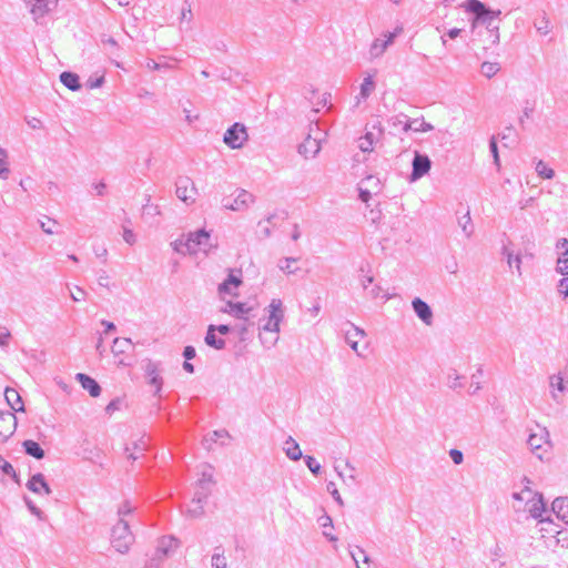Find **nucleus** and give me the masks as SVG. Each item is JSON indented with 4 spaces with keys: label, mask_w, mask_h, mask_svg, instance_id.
<instances>
[{
    "label": "nucleus",
    "mask_w": 568,
    "mask_h": 568,
    "mask_svg": "<svg viewBox=\"0 0 568 568\" xmlns=\"http://www.w3.org/2000/svg\"><path fill=\"white\" fill-rule=\"evenodd\" d=\"M468 12H471L475 17L471 20V29L474 32L479 28H485L487 31V40L489 45H496L499 43V16L500 10H490L484 2L479 0H468L465 6Z\"/></svg>",
    "instance_id": "f03ea898"
},
{
    "label": "nucleus",
    "mask_w": 568,
    "mask_h": 568,
    "mask_svg": "<svg viewBox=\"0 0 568 568\" xmlns=\"http://www.w3.org/2000/svg\"><path fill=\"white\" fill-rule=\"evenodd\" d=\"M551 510L556 517L568 524V497H558L551 504Z\"/></svg>",
    "instance_id": "cd10ccee"
},
{
    "label": "nucleus",
    "mask_w": 568,
    "mask_h": 568,
    "mask_svg": "<svg viewBox=\"0 0 568 568\" xmlns=\"http://www.w3.org/2000/svg\"><path fill=\"white\" fill-rule=\"evenodd\" d=\"M549 387L552 398L555 400H559V393H562L566 389L564 378L559 374L551 375L549 377Z\"/></svg>",
    "instance_id": "2f4dec72"
},
{
    "label": "nucleus",
    "mask_w": 568,
    "mask_h": 568,
    "mask_svg": "<svg viewBox=\"0 0 568 568\" xmlns=\"http://www.w3.org/2000/svg\"><path fill=\"white\" fill-rule=\"evenodd\" d=\"M175 185V194L181 201H183L186 204L194 203L196 189L193 181L190 178H179Z\"/></svg>",
    "instance_id": "9d476101"
},
{
    "label": "nucleus",
    "mask_w": 568,
    "mask_h": 568,
    "mask_svg": "<svg viewBox=\"0 0 568 568\" xmlns=\"http://www.w3.org/2000/svg\"><path fill=\"white\" fill-rule=\"evenodd\" d=\"M135 509H136V506L132 501H130V500L122 501L119 505L118 510H116L118 520H128L126 518L129 516L133 515Z\"/></svg>",
    "instance_id": "c9c22d12"
},
{
    "label": "nucleus",
    "mask_w": 568,
    "mask_h": 568,
    "mask_svg": "<svg viewBox=\"0 0 568 568\" xmlns=\"http://www.w3.org/2000/svg\"><path fill=\"white\" fill-rule=\"evenodd\" d=\"M284 317L285 310L282 300L273 298L264 308V316L258 323V339L264 348L271 349L277 344Z\"/></svg>",
    "instance_id": "f257e3e1"
},
{
    "label": "nucleus",
    "mask_w": 568,
    "mask_h": 568,
    "mask_svg": "<svg viewBox=\"0 0 568 568\" xmlns=\"http://www.w3.org/2000/svg\"><path fill=\"white\" fill-rule=\"evenodd\" d=\"M459 225L463 229V232L465 233L466 237H469L473 234V226L470 224V215H469V213H466L459 220Z\"/></svg>",
    "instance_id": "603ef678"
},
{
    "label": "nucleus",
    "mask_w": 568,
    "mask_h": 568,
    "mask_svg": "<svg viewBox=\"0 0 568 568\" xmlns=\"http://www.w3.org/2000/svg\"><path fill=\"white\" fill-rule=\"evenodd\" d=\"M304 462L307 466V468L314 474L318 475L321 473V465L320 463L312 456H305Z\"/></svg>",
    "instance_id": "864d4df0"
},
{
    "label": "nucleus",
    "mask_w": 568,
    "mask_h": 568,
    "mask_svg": "<svg viewBox=\"0 0 568 568\" xmlns=\"http://www.w3.org/2000/svg\"><path fill=\"white\" fill-rule=\"evenodd\" d=\"M250 323L248 321H242L241 323L236 324L233 329L237 332V335L241 339H245L248 329H250Z\"/></svg>",
    "instance_id": "6e6d98bb"
},
{
    "label": "nucleus",
    "mask_w": 568,
    "mask_h": 568,
    "mask_svg": "<svg viewBox=\"0 0 568 568\" xmlns=\"http://www.w3.org/2000/svg\"><path fill=\"white\" fill-rule=\"evenodd\" d=\"M24 2L36 22H39L55 7L54 0H24Z\"/></svg>",
    "instance_id": "ddd939ff"
},
{
    "label": "nucleus",
    "mask_w": 568,
    "mask_h": 568,
    "mask_svg": "<svg viewBox=\"0 0 568 568\" xmlns=\"http://www.w3.org/2000/svg\"><path fill=\"white\" fill-rule=\"evenodd\" d=\"M135 538L130 529L128 520H118L113 525L110 535V542L112 548L119 554H128Z\"/></svg>",
    "instance_id": "20e7f679"
},
{
    "label": "nucleus",
    "mask_w": 568,
    "mask_h": 568,
    "mask_svg": "<svg viewBox=\"0 0 568 568\" xmlns=\"http://www.w3.org/2000/svg\"><path fill=\"white\" fill-rule=\"evenodd\" d=\"M412 307L416 316L427 326L433 324V311L429 305L419 297H415L412 301Z\"/></svg>",
    "instance_id": "a211bd4d"
},
{
    "label": "nucleus",
    "mask_w": 568,
    "mask_h": 568,
    "mask_svg": "<svg viewBox=\"0 0 568 568\" xmlns=\"http://www.w3.org/2000/svg\"><path fill=\"white\" fill-rule=\"evenodd\" d=\"M513 498L519 501H526V509L534 518H541L542 514L546 511L542 496L534 493L529 488L523 489L520 493H514Z\"/></svg>",
    "instance_id": "39448f33"
},
{
    "label": "nucleus",
    "mask_w": 568,
    "mask_h": 568,
    "mask_svg": "<svg viewBox=\"0 0 568 568\" xmlns=\"http://www.w3.org/2000/svg\"><path fill=\"white\" fill-rule=\"evenodd\" d=\"M362 183L369 187L374 193H378L381 191V181L376 176L369 175L363 179Z\"/></svg>",
    "instance_id": "09e8293b"
},
{
    "label": "nucleus",
    "mask_w": 568,
    "mask_h": 568,
    "mask_svg": "<svg viewBox=\"0 0 568 568\" xmlns=\"http://www.w3.org/2000/svg\"><path fill=\"white\" fill-rule=\"evenodd\" d=\"M210 233L205 230L190 232L172 242L173 250L179 254L209 253L213 245L210 242Z\"/></svg>",
    "instance_id": "7ed1b4c3"
},
{
    "label": "nucleus",
    "mask_w": 568,
    "mask_h": 568,
    "mask_svg": "<svg viewBox=\"0 0 568 568\" xmlns=\"http://www.w3.org/2000/svg\"><path fill=\"white\" fill-rule=\"evenodd\" d=\"M503 254L507 257L509 267H515L519 275H521V257L514 255L507 247H504Z\"/></svg>",
    "instance_id": "a19ab883"
},
{
    "label": "nucleus",
    "mask_w": 568,
    "mask_h": 568,
    "mask_svg": "<svg viewBox=\"0 0 568 568\" xmlns=\"http://www.w3.org/2000/svg\"><path fill=\"white\" fill-rule=\"evenodd\" d=\"M375 89L376 83L374 81V75L367 73L363 79L358 95L355 97L356 105H358L362 101L368 99L369 95L375 91Z\"/></svg>",
    "instance_id": "b1692460"
},
{
    "label": "nucleus",
    "mask_w": 568,
    "mask_h": 568,
    "mask_svg": "<svg viewBox=\"0 0 568 568\" xmlns=\"http://www.w3.org/2000/svg\"><path fill=\"white\" fill-rule=\"evenodd\" d=\"M212 568H226L227 561L222 547H215L211 558Z\"/></svg>",
    "instance_id": "e433bc0d"
},
{
    "label": "nucleus",
    "mask_w": 568,
    "mask_h": 568,
    "mask_svg": "<svg viewBox=\"0 0 568 568\" xmlns=\"http://www.w3.org/2000/svg\"><path fill=\"white\" fill-rule=\"evenodd\" d=\"M131 345H132V341L130 338H119V337H116L113 341L112 352L114 354H123V353H125L129 349V347Z\"/></svg>",
    "instance_id": "c03bdc74"
},
{
    "label": "nucleus",
    "mask_w": 568,
    "mask_h": 568,
    "mask_svg": "<svg viewBox=\"0 0 568 568\" xmlns=\"http://www.w3.org/2000/svg\"><path fill=\"white\" fill-rule=\"evenodd\" d=\"M17 427V417L11 412H0V437H10Z\"/></svg>",
    "instance_id": "412c9836"
},
{
    "label": "nucleus",
    "mask_w": 568,
    "mask_h": 568,
    "mask_svg": "<svg viewBox=\"0 0 568 568\" xmlns=\"http://www.w3.org/2000/svg\"><path fill=\"white\" fill-rule=\"evenodd\" d=\"M248 139L247 130L242 123H234L224 133L223 142L230 149H241Z\"/></svg>",
    "instance_id": "0eeeda50"
},
{
    "label": "nucleus",
    "mask_w": 568,
    "mask_h": 568,
    "mask_svg": "<svg viewBox=\"0 0 568 568\" xmlns=\"http://www.w3.org/2000/svg\"><path fill=\"white\" fill-rule=\"evenodd\" d=\"M297 258L295 257H284L278 261L277 266L282 272L291 275L295 274L298 271V267L295 266Z\"/></svg>",
    "instance_id": "4c0bfd02"
},
{
    "label": "nucleus",
    "mask_w": 568,
    "mask_h": 568,
    "mask_svg": "<svg viewBox=\"0 0 568 568\" xmlns=\"http://www.w3.org/2000/svg\"><path fill=\"white\" fill-rule=\"evenodd\" d=\"M375 140H376V138H375L374 133L367 132L364 136L359 138L358 148L363 152H372Z\"/></svg>",
    "instance_id": "79ce46f5"
},
{
    "label": "nucleus",
    "mask_w": 568,
    "mask_h": 568,
    "mask_svg": "<svg viewBox=\"0 0 568 568\" xmlns=\"http://www.w3.org/2000/svg\"><path fill=\"white\" fill-rule=\"evenodd\" d=\"M254 307L247 303L241 302H225L221 307L220 312L231 315L232 317L240 321H248L250 314Z\"/></svg>",
    "instance_id": "1a4fd4ad"
},
{
    "label": "nucleus",
    "mask_w": 568,
    "mask_h": 568,
    "mask_svg": "<svg viewBox=\"0 0 568 568\" xmlns=\"http://www.w3.org/2000/svg\"><path fill=\"white\" fill-rule=\"evenodd\" d=\"M200 476L201 477L197 479V491L209 494L210 486L213 484V467L211 465H202L200 469Z\"/></svg>",
    "instance_id": "5701e85b"
},
{
    "label": "nucleus",
    "mask_w": 568,
    "mask_h": 568,
    "mask_svg": "<svg viewBox=\"0 0 568 568\" xmlns=\"http://www.w3.org/2000/svg\"><path fill=\"white\" fill-rule=\"evenodd\" d=\"M10 338H11L10 331L4 326H0V346L7 347L9 345Z\"/></svg>",
    "instance_id": "bf43d9fd"
},
{
    "label": "nucleus",
    "mask_w": 568,
    "mask_h": 568,
    "mask_svg": "<svg viewBox=\"0 0 568 568\" xmlns=\"http://www.w3.org/2000/svg\"><path fill=\"white\" fill-rule=\"evenodd\" d=\"M402 32V28H397L394 32H388L383 38H377L373 41L369 48L371 59H377L384 54L387 48L393 44L395 38Z\"/></svg>",
    "instance_id": "9b49d317"
},
{
    "label": "nucleus",
    "mask_w": 568,
    "mask_h": 568,
    "mask_svg": "<svg viewBox=\"0 0 568 568\" xmlns=\"http://www.w3.org/2000/svg\"><path fill=\"white\" fill-rule=\"evenodd\" d=\"M104 82V77L101 75L99 78H90L88 79L85 85L87 88L89 89H97V88H100Z\"/></svg>",
    "instance_id": "69168bd1"
},
{
    "label": "nucleus",
    "mask_w": 568,
    "mask_h": 568,
    "mask_svg": "<svg viewBox=\"0 0 568 568\" xmlns=\"http://www.w3.org/2000/svg\"><path fill=\"white\" fill-rule=\"evenodd\" d=\"M0 469L9 476L16 477L13 466L9 462L4 460L2 457H0Z\"/></svg>",
    "instance_id": "680f3d73"
},
{
    "label": "nucleus",
    "mask_w": 568,
    "mask_h": 568,
    "mask_svg": "<svg viewBox=\"0 0 568 568\" xmlns=\"http://www.w3.org/2000/svg\"><path fill=\"white\" fill-rule=\"evenodd\" d=\"M22 446L24 452L30 456L37 459H42L44 457V450L37 442L28 439L23 442Z\"/></svg>",
    "instance_id": "72a5a7b5"
},
{
    "label": "nucleus",
    "mask_w": 568,
    "mask_h": 568,
    "mask_svg": "<svg viewBox=\"0 0 568 568\" xmlns=\"http://www.w3.org/2000/svg\"><path fill=\"white\" fill-rule=\"evenodd\" d=\"M489 150L494 158V163L496 164L497 168H499L500 162H499L498 146H497L495 136H491V139L489 141Z\"/></svg>",
    "instance_id": "4d7b16f0"
},
{
    "label": "nucleus",
    "mask_w": 568,
    "mask_h": 568,
    "mask_svg": "<svg viewBox=\"0 0 568 568\" xmlns=\"http://www.w3.org/2000/svg\"><path fill=\"white\" fill-rule=\"evenodd\" d=\"M368 295L371 298H385V300H389L390 296L384 292V290L379 286V285H374L369 291H368Z\"/></svg>",
    "instance_id": "5fc2aeb1"
},
{
    "label": "nucleus",
    "mask_w": 568,
    "mask_h": 568,
    "mask_svg": "<svg viewBox=\"0 0 568 568\" xmlns=\"http://www.w3.org/2000/svg\"><path fill=\"white\" fill-rule=\"evenodd\" d=\"M432 130H434V126L426 122L424 118L406 120L404 123V132L414 131L418 133H425Z\"/></svg>",
    "instance_id": "bb28decb"
},
{
    "label": "nucleus",
    "mask_w": 568,
    "mask_h": 568,
    "mask_svg": "<svg viewBox=\"0 0 568 568\" xmlns=\"http://www.w3.org/2000/svg\"><path fill=\"white\" fill-rule=\"evenodd\" d=\"M60 81L72 91H78L81 88L79 77L73 72H62L60 74Z\"/></svg>",
    "instance_id": "473e14b6"
},
{
    "label": "nucleus",
    "mask_w": 568,
    "mask_h": 568,
    "mask_svg": "<svg viewBox=\"0 0 568 568\" xmlns=\"http://www.w3.org/2000/svg\"><path fill=\"white\" fill-rule=\"evenodd\" d=\"M283 450L291 460H300L303 456L300 445L291 436L285 440Z\"/></svg>",
    "instance_id": "c85d7f7f"
},
{
    "label": "nucleus",
    "mask_w": 568,
    "mask_h": 568,
    "mask_svg": "<svg viewBox=\"0 0 568 568\" xmlns=\"http://www.w3.org/2000/svg\"><path fill=\"white\" fill-rule=\"evenodd\" d=\"M327 491L332 495V497L334 498L335 501H337L339 505H343V499L338 493V489H337L335 483L329 481L327 484Z\"/></svg>",
    "instance_id": "052dcab7"
},
{
    "label": "nucleus",
    "mask_w": 568,
    "mask_h": 568,
    "mask_svg": "<svg viewBox=\"0 0 568 568\" xmlns=\"http://www.w3.org/2000/svg\"><path fill=\"white\" fill-rule=\"evenodd\" d=\"M536 172L537 174L542 178L550 180L554 178L555 172L551 168H549L544 161H538L536 164Z\"/></svg>",
    "instance_id": "49530a36"
},
{
    "label": "nucleus",
    "mask_w": 568,
    "mask_h": 568,
    "mask_svg": "<svg viewBox=\"0 0 568 568\" xmlns=\"http://www.w3.org/2000/svg\"><path fill=\"white\" fill-rule=\"evenodd\" d=\"M318 524L323 529V535L329 540V541H336L337 537L332 534L333 529V520L328 515H323L318 518Z\"/></svg>",
    "instance_id": "f704fd0d"
},
{
    "label": "nucleus",
    "mask_w": 568,
    "mask_h": 568,
    "mask_svg": "<svg viewBox=\"0 0 568 568\" xmlns=\"http://www.w3.org/2000/svg\"><path fill=\"white\" fill-rule=\"evenodd\" d=\"M321 151V139L318 136H312L311 133L306 139L298 145V153L305 159L315 158Z\"/></svg>",
    "instance_id": "dca6fc26"
},
{
    "label": "nucleus",
    "mask_w": 568,
    "mask_h": 568,
    "mask_svg": "<svg viewBox=\"0 0 568 568\" xmlns=\"http://www.w3.org/2000/svg\"><path fill=\"white\" fill-rule=\"evenodd\" d=\"M207 494L196 491L191 503L187 505L186 515L190 518H200L204 514V504Z\"/></svg>",
    "instance_id": "aec40b11"
},
{
    "label": "nucleus",
    "mask_w": 568,
    "mask_h": 568,
    "mask_svg": "<svg viewBox=\"0 0 568 568\" xmlns=\"http://www.w3.org/2000/svg\"><path fill=\"white\" fill-rule=\"evenodd\" d=\"M75 378L92 397H98L101 394L100 385L92 377L83 373H78Z\"/></svg>",
    "instance_id": "a878e982"
},
{
    "label": "nucleus",
    "mask_w": 568,
    "mask_h": 568,
    "mask_svg": "<svg viewBox=\"0 0 568 568\" xmlns=\"http://www.w3.org/2000/svg\"><path fill=\"white\" fill-rule=\"evenodd\" d=\"M241 284V271H231L227 277L219 285V293L221 295L236 296V290Z\"/></svg>",
    "instance_id": "4468645a"
},
{
    "label": "nucleus",
    "mask_w": 568,
    "mask_h": 568,
    "mask_svg": "<svg viewBox=\"0 0 568 568\" xmlns=\"http://www.w3.org/2000/svg\"><path fill=\"white\" fill-rule=\"evenodd\" d=\"M534 27L541 36H547L551 31L550 20L546 13L534 22Z\"/></svg>",
    "instance_id": "58836bf2"
},
{
    "label": "nucleus",
    "mask_w": 568,
    "mask_h": 568,
    "mask_svg": "<svg viewBox=\"0 0 568 568\" xmlns=\"http://www.w3.org/2000/svg\"><path fill=\"white\" fill-rule=\"evenodd\" d=\"M463 379L464 377L459 375L456 369H452L447 374V385L452 389L462 388L464 386Z\"/></svg>",
    "instance_id": "37998d69"
},
{
    "label": "nucleus",
    "mask_w": 568,
    "mask_h": 568,
    "mask_svg": "<svg viewBox=\"0 0 568 568\" xmlns=\"http://www.w3.org/2000/svg\"><path fill=\"white\" fill-rule=\"evenodd\" d=\"M536 102L532 100H526L521 106V115L519 116V122L523 124L525 119H529L535 112Z\"/></svg>",
    "instance_id": "a18cd8bd"
},
{
    "label": "nucleus",
    "mask_w": 568,
    "mask_h": 568,
    "mask_svg": "<svg viewBox=\"0 0 568 568\" xmlns=\"http://www.w3.org/2000/svg\"><path fill=\"white\" fill-rule=\"evenodd\" d=\"M149 384L154 386L155 394L162 389L163 379L161 377L160 363L148 359L143 366Z\"/></svg>",
    "instance_id": "2eb2a0df"
},
{
    "label": "nucleus",
    "mask_w": 568,
    "mask_h": 568,
    "mask_svg": "<svg viewBox=\"0 0 568 568\" xmlns=\"http://www.w3.org/2000/svg\"><path fill=\"white\" fill-rule=\"evenodd\" d=\"M254 202V196L245 191L237 190L234 196L224 197L222 205L226 210L240 212L246 210Z\"/></svg>",
    "instance_id": "6e6552de"
},
{
    "label": "nucleus",
    "mask_w": 568,
    "mask_h": 568,
    "mask_svg": "<svg viewBox=\"0 0 568 568\" xmlns=\"http://www.w3.org/2000/svg\"><path fill=\"white\" fill-rule=\"evenodd\" d=\"M558 291L564 297H568V275L559 281Z\"/></svg>",
    "instance_id": "338daca9"
},
{
    "label": "nucleus",
    "mask_w": 568,
    "mask_h": 568,
    "mask_svg": "<svg viewBox=\"0 0 568 568\" xmlns=\"http://www.w3.org/2000/svg\"><path fill=\"white\" fill-rule=\"evenodd\" d=\"M365 336L366 333L364 329L355 326L354 324H351L349 328L345 331V342L358 356H362V352L358 349V343Z\"/></svg>",
    "instance_id": "4be33fe9"
},
{
    "label": "nucleus",
    "mask_w": 568,
    "mask_h": 568,
    "mask_svg": "<svg viewBox=\"0 0 568 568\" xmlns=\"http://www.w3.org/2000/svg\"><path fill=\"white\" fill-rule=\"evenodd\" d=\"M179 547V540L172 536H164L158 541L155 549V557L158 560H163L169 555L173 554Z\"/></svg>",
    "instance_id": "f3484780"
},
{
    "label": "nucleus",
    "mask_w": 568,
    "mask_h": 568,
    "mask_svg": "<svg viewBox=\"0 0 568 568\" xmlns=\"http://www.w3.org/2000/svg\"><path fill=\"white\" fill-rule=\"evenodd\" d=\"M412 166L413 170L410 173V181H417L429 172L432 168V161L428 158V155L422 154L416 151L412 162Z\"/></svg>",
    "instance_id": "f8f14e48"
},
{
    "label": "nucleus",
    "mask_w": 568,
    "mask_h": 568,
    "mask_svg": "<svg viewBox=\"0 0 568 568\" xmlns=\"http://www.w3.org/2000/svg\"><path fill=\"white\" fill-rule=\"evenodd\" d=\"M123 240L130 244V245H133L136 241V237H135V234L133 233L132 230L130 229H124L123 231Z\"/></svg>",
    "instance_id": "774afa93"
},
{
    "label": "nucleus",
    "mask_w": 568,
    "mask_h": 568,
    "mask_svg": "<svg viewBox=\"0 0 568 568\" xmlns=\"http://www.w3.org/2000/svg\"><path fill=\"white\" fill-rule=\"evenodd\" d=\"M121 405H122V400L120 398H115L106 405L105 413L108 415H112L114 412H116L121 408Z\"/></svg>",
    "instance_id": "e2e57ef3"
},
{
    "label": "nucleus",
    "mask_w": 568,
    "mask_h": 568,
    "mask_svg": "<svg viewBox=\"0 0 568 568\" xmlns=\"http://www.w3.org/2000/svg\"><path fill=\"white\" fill-rule=\"evenodd\" d=\"M500 70V65L497 62L485 61L480 67V72L487 79H491Z\"/></svg>",
    "instance_id": "ea45409f"
},
{
    "label": "nucleus",
    "mask_w": 568,
    "mask_h": 568,
    "mask_svg": "<svg viewBox=\"0 0 568 568\" xmlns=\"http://www.w3.org/2000/svg\"><path fill=\"white\" fill-rule=\"evenodd\" d=\"M4 397L10 407L16 412H23V404L19 393L13 388H7L4 392Z\"/></svg>",
    "instance_id": "7c9ffc66"
},
{
    "label": "nucleus",
    "mask_w": 568,
    "mask_h": 568,
    "mask_svg": "<svg viewBox=\"0 0 568 568\" xmlns=\"http://www.w3.org/2000/svg\"><path fill=\"white\" fill-rule=\"evenodd\" d=\"M373 194H375L369 187H367L366 185H363V183L361 182V185H359V199L364 202V203H367L371 197L373 196Z\"/></svg>",
    "instance_id": "13d9d810"
},
{
    "label": "nucleus",
    "mask_w": 568,
    "mask_h": 568,
    "mask_svg": "<svg viewBox=\"0 0 568 568\" xmlns=\"http://www.w3.org/2000/svg\"><path fill=\"white\" fill-rule=\"evenodd\" d=\"M27 488L37 495H50L52 493L49 484L41 473L34 474L27 483Z\"/></svg>",
    "instance_id": "6ab92c4d"
},
{
    "label": "nucleus",
    "mask_w": 568,
    "mask_h": 568,
    "mask_svg": "<svg viewBox=\"0 0 568 568\" xmlns=\"http://www.w3.org/2000/svg\"><path fill=\"white\" fill-rule=\"evenodd\" d=\"M145 67L149 69V70H158V71H163V70H169L171 68H173L170 63L168 62H156L152 59H149L145 63Z\"/></svg>",
    "instance_id": "3c124183"
},
{
    "label": "nucleus",
    "mask_w": 568,
    "mask_h": 568,
    "mask_svg": "<svg viewBox=\"0 0 568 568\" xmlns=\"http://www.w3.org/2000/svg\"><path fill=\"white\" fill-rule=\"evenodd\" d=\"M9 175V168L7 162V152L0 148V179H7Z\"/></svg>",
    "instance_id": "8fccbe9b"
},
{
    "label": "nucleus",
    "mask_w": 568,
    "mask_h": 568,
    "mask_svg": "<svg viewBox=\"0 0 568 568\" xmlns=\"http://www.w3.org/2000/svg\"><path fill=\"white\" fill-rule=\"evenodd\" d=\"M527 444L531 453L535 454L538 458L542 459V457L548 453L550 447L549 434L547 429L537 427L536 430L529 434Z\"/></svg>",
    "instance_id": "423d86ee"
},
{
    "label": "nucleus",
    "mask_w": 568,
    "mask_h": 568,
    "mask_svg": "<svg viewBox=\"0 0 568 568\" xmlns=\"http://www.w3.org/2000/svg\"><path fill=\"white\" fill-rule=\"evenodd\" d=\"M230 438V434L225 429L213 430L203 438V446L207 450L213 449V445L221 440L222 445H225V440Z\"/></svg>",
    "instance_id": "393cba45"
},
{
    "label": "nucleus",
    "mask_w": 568,
    "mask_h": 568,
    "mask_svg": "<svg viewBox=\"0 0 568 568\" xmlns=\"http://www.w3.org/2000/svg\"><path fill=\"white\" fill-rule=\"evenodd\" d=\"M449 457L452 458V460L455 465H460L464 462V454L459 449H455V448L450 449Z\"/></svg>",
    "instance_id": "0e129e2a"
},
{
    "label": "nucleus",
    "mask_w": 568,
    "mask_h": 568,
    "mask_svg": "<svg viewBox=\"0 0 568 568\" xmlns=\"http://www.w3.org/2000/svg\"><path fill=\"white\" fill-rule=\"evenodd\" d=\"M204 341L207 346L217 351L223 349L225 347V341L216 336V332L213 324L209 325Z\"/></svg>",
    "instance_id": "c756f323"
},
{
    "label": "nucleus",
    "mask_w": 568,
    "mask_h": 568,
    "mask_svg": "<svg viewBox=\"0 0 568 568\" xmlns=\"http://www.w3.org/2000/svg\"><path fill=\"white\" fill-rule=\"evenodd\" d=\"M556 271L561 275H568V252H562L558 257Z\"/></svg>",
    "instance_id": "de8ad7c7"
}]
</instances>
